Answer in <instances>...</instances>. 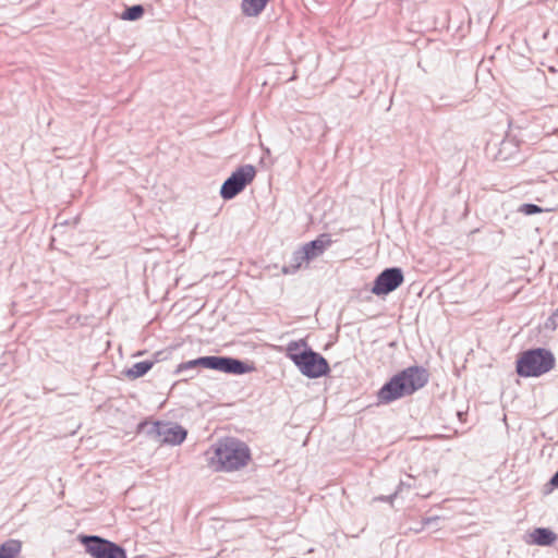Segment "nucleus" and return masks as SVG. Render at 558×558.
<instances>
[{
    "label": "nucleus",
    "mask_w": 558,
    "mask_h": 558,
    "mask_svg": "<svg viewBox=\"0 0 558 558\" xmlns=\"http://www.w3.org/2000/svg\"><path fill=\"white\" fill-rule=\"evenodd\" d=\"M250 458V449L244 442L225 438L213 445L209 464L216 471L230 472L245 466Z\"/></svg>",
    "instance_id": "obj_1"
},
{
    "label": "nucleus",
    "mask_w": 558,
    "mask_h": 558,
    "mask_svg": "<svg viewBox=\"0 0 558 558\" xmlns=\"http://www.w3.org/2000/svg\"><path fill=\"white\" fill-rule=\"evenodd\" d=\"M556 364L554 354L544 348L522 352L517 360V373L521 377H539L550 372Z\"/></svg>",
    "instance_id": "obj_2"
},
{
    "label": "nucleus",
    "mask_w": 558,
    "mask_h": 558,
    "mask_svg": "<svg viewBox=\"0 0 558 558\" xmlns=\"http://www.w3.org/2000/svg\"><path fill=\"white\" fill-rule=\"evenodd\" d=\"M140 428L146 429L147 435L160 444L171 446L181 445L187 435L185 428L172 422L142 423Z\"/></svg>",
    "instance_id": "obj_3"
},
{
    "label": "nucleus",
    "mask_w": 558,
    "mask_h": 558,
    "mask_svg": "<svg viewBox=\"0 0 558 558\" xmlns=\"http://www.w3.org/2000/svg\"><path fill=\"white\" fill-rule=\"evenodd\" d=\"M256 171L252 165L238 168L222 184L220 195L223 199H232L242 192L255 178Z\"/></svg>",
    "instance_id": "obj_4"
},
{
    "label": "nucleus",
    "mask_w": 558,
    "mask_h": 558,
    "mask_svg": "<svg viewBox=\"0 0 558 558\" xmlns=\"http://www.w3.org/2000/svg\"><path fill=\"white\" fill-rule=\"evenodd\" d=\"M299 371L308 378H318L329 372V365L325 357L314 352L311 348L303 350L295 362Z\"/></svg>",
    "instance_id": "obj_5"
},
{
    "label": "nucleus",
    "mask_w": 558,
    "mask_h": 558,
    "mask_svg": "<svg viewBox=\"0 0 558 558\" xmlns=\"http://www.w3.org/2000/svg\"><path fill=\"white\" fill-rule=\"evenodd\" d=\"M81 541L94 558H126L123 548L99 536H83Z\"/></svg>",
    "instance_id": "obj_6"
},
{
    "label": "nucleus",
    "mask_w": 558,
    "mask_h": 558,
    "mask_svg": "<svg viewBox=\"0 0 558 558\" xmlns=\"http://www.w3.org/2000/svg\"><path fill=\"white\" fill-rule=\"evenodd\" d=\"M403 279V274L400 268H387L376 277L372 292L375 295H386L399 288Z\"/></svg>",
    "instance_id": "obj_7"
},
{
    "label": "nucleus",
    "mask_w": 558,
    "mask_h": 558,
    "mask_svg": "<svg viewBox=\"0 0 558 558\" xmlns=\"http://www.w3.org/2000/svg\"><path fill=\"white\" fill-rule=\"evenodd\" d=\"M405 384V390L412 395L416 390L423 388L428 381V373L424 367L411 366L398 374Z\"/></svg>",
    "instance_id": "obj_8"
},
{
    "label": "nucleus",
    "mask_w": 558,
    "mask_h": 558,
    "mask_svg": "<svg viewBox=\"0 0 558 558\" xmlns=\"http://www.w3.org/2000/svg\"><path fill=\"white\" fill-rule=\"evenodd\" d=\"M403 396H408L405 390V384L402 378L398 375L393 376L388 383H386L378 391V400L383 403H389Z\"/></svg>",
    "instance_id": "obj_9"
},
{
    "label": "nucleus",
    "mask_w": 558,
    "mask_h": 558,
    "mask_svg": "<svg viewBox=\"0 0 558 558\" xmlns=\"http://www.w3.org/2000/svg\"><path fill=\"white\" fill-rule=\"evenodd\" d=\"M332 244V240L329 234L323 233L318 235L315 240L305 243L303 247V253L306 255L310 262L322 256L325 251L330 247Z\"/></svg>",
    "instance_id": "obj_10"
},
{
    "label": "nucleus",
    "mask_w": 558,
    "mask_h": 558,
    "mask_svg": "<svg viewBox=\"0 0 558 558\" xmlns=\"http://www.w3.org/2000/svg\"><path fill=\"white\" fill-rule=\"evenodd\" d=\"M269 0H242L241 11L247 17H256L267 7Z\"/></svg>",
    "instance_id": "obj_11"
},
{
    "label": "nucleus",
    "mask_w": 558,
    "mask_h": 558,
    "mask_svg": "<svg viewBox=\"0 0 558 558\" xmlns=\"http://www.w3.org/2000/svg\"><path fill=\"white\" fill-rule=\"evenodd\" d=\"M532 543L539 546H550L557 539V535L545 527H537L531 533Z\"/></svg>",
    "instance_id": "obj_12"
},
{
    "label": "nucleus",
    "mask_w": 558,
    "mask_h": 558,
    "mask_svg": "<svg viewBox=\"0 0 558 558\" xmlns=\"http://www.w3.org/2000/svg\"><path fill=\"white\" fill-rule=\"evenodd\" d=\"M248 371H250V367L242 361L233 359V357L223 356L222 366H221L220 372H223L227 374L241 375V374H245Z\"/></svg>",
    "instance_id": "obj_13"
},
{
    "label": "nucleus",
    "mask_w": 558,
    "mask_h": 558,
    "mask_svg": "<svg viewBox=\"0 0 558 558\" xmlns=\"http://www.w3.org/2000/svg\"><path fill=\"white\" fill-rule=\"evenodd\" d=\"M304 263H310V260L303 253V247L301 246L299 250L293 252L291 257V264L288 266H283L281 271L283 275L295 274Z\"/></svg>",
    "instance_id": "obj_14"
},
{
    "label": "nucleus",
    "mask_w": 558,
    "mask_h": 558,
    "mask_svg": "<svg viewBox=\"0 0 558 558\" xmlns=\"http://www.w3.org/2000/svg\"><path fill=\"white\" fill-rule=\"evenodd\" d=\"M310 349L307 342L304 339L290 341L286 348V355L295 364L299 360L300 354H303V350Z\"/></svg>",
    "instance_id": "obj_15"
},
{
    "label": "nucleus",
    "mask_w": 558,
    "mask_h": 558,
    "mask_svg": "<svg viewBox=\"0 0 558 558\" xmlns=\"http://www.w3.org/2000/svg\"><path fill=\"white\" fill-rule=\"evenodd\" d=\"M22 548L17 539H9L0 545V558H15Z\"/></svg>",
    "instance_id": "obj_16"
},
{
    "label": "nucleus",
    "mask_w": 558,
    "mask_h": 558,
    "mask_svg": "<svg viewBox=\"0 0 558 558\" xmlns=\"http://www.w3.org/2000/svg\"><path fill=\"white\" fill-rule=\"evenodd\" d=\"M154 365L153 361H143L135 363L125 371V376L130 379H136L144 376Z\"/></svg>",
    "instance_id": "obj_17"
},
{
    "label": "nucleus",
    "mask_w": 558,
    "mask_h": 558,
    "mask_svg": "<svg viewBox=\"0 0 558 558\" xmlns=\"http://www.w3.org/2000/svg\"><path fill=\"white\" fill-rule=\"evenodd\" d=\"M223 356H202L198 357V364L205 368L221 371Z\"/></svg>",
    "instance_id": "obj_18"
},
{
    "label": "nucleus",
    "mask_w": 558,
    "mask_h": 558,
    "mask_svg": "<svg viewBox=\"0 0 558 558\" xmlns=\"http://www.w3.org/2000/svg\"><path fill=\"white\" fill-rule=\"evenodd\" d=\"M144 15V8L141 4L128 8L122 14L121 19L124 21H137Z\"/></svg>",
    "instance_id": "obj_19"
},
{
    "label": "nucleus",
    "mask_w": 558,
    "mask_h": 558,
    "mask_svg": "<svg viewBox=\"0 0 558 558\" xmlns=\"http://www.w3.org/2000/svg\"><path fill=\"white\" fill-rule=\"evenodd\" d=\"M549 209H543L542 207L535 205V204H522L518 211L523 214V215H526V216H531V215H535V214H539V213H543V211H548Z\"/></svg>",
    "instance_id": "obj_20"
},
{
    "label": "nucleus",
    "mask_w": 558,
    "mask_h": 558,
    "mask_svg": "<svg viewBox=\"0 0 558 558\" xmlns=\"http://www.w3.org/2000/svg\"><path fill=\"white\" fill-rule=\"evenodd\" d=\"M197 366H201V364H198V359L191 360V361H187V362L181 363V364L178 366L177 372H178V373H180V372H183V371H185V369H193V368H196Z\"/></svg>",
    "instance_id": "obj_21"
},
{
    "label": "nucleus",
    "mask_w": 558,
    "mask_h": 558,
    "mask_svg": "<svg viewBox=\"0 0 558 558\" xmlns=\"http://www.w3.org/2000/svg\"><path fill=\"white\" fill-rule=\"evenodd\" d=\"M414 478L411 475L407 476V480H402L399 484V488L396 492L398 494L399 492H402L403 488L410 489L413 486Z\"/></svg>",
    "instance_id": "obj_22"
},
{
    "label": "nucleus",
    "mask_w": 558,
    "mask_h": 558,
    "mask_svg": "<svg viewBox=\"0 0 558 558\" xmlns=\"http://www.w3.org/2000/svg\"><path fill=\"white\" fill-rule=\"evenodd\" d=\"M550 484L554 487H558V471L554 474V476L550 478Z\"/></svg>",
    "instance_id": "obj_23"
},
{
    "label": "nucleus",
    "mask_w": 558,
    "mask_h": 558,
    "mask_svg": "<svg viewBox=\"0 0 558 558\" xmlns=\"http://www.w3.org/2000/svg\"><path fill=\"white\" fill-rule=\"evenodd\" d=\"M436 520V518H427L424 523L429 524L432 521Z\"/></svg>",
    "instance_id": "obj_24"
}]
</instances>
